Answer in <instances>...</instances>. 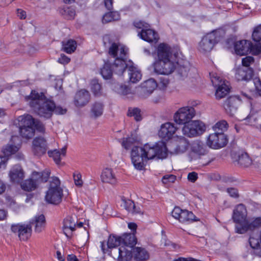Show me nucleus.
Wrapping results in <instances>:
<instances>
[{
	"mask_svg": "<svg viewBox=\"0 0 261 261\" xmlns=\"http://www.w3.org/2000/svg\"><path fill=\"white\" fill-rule=\"evenodd\" d=\"M167 148L165 144L159 142L155 145L151 146L146 144L143 147L134 146L130 153L132 163L137 170H143L146 162L157 156L158 159H164L167 156Z\"/></svg>",
	"mask_w": 261,
	"mask_h": 261,
	"instance_id": "1",
	"label": "nucleus"
},
{
	"mask_svg": "<svg viewBox=\"0 0 261 261\" xmlns=\"http://www.w3.org/2000/svg\"><path fill=\"white\" fill-rule=\"evenodd\" d=\"M158 60L154 63L155 72L160 74H169L176 68L177 53L166 43L160 44L157 48Z\"/></svg>",
	"mask_w": 261,
	"mask_h": 261,
	"instance_id": "2",
	"label": "nucleus"
},
{
	"mask_svg": "<svg viewBox=\"0 0 261 261\" xmlns=\"http://www.w3.org/2000/svg\"><path fill=\"white\" fill-rule=\"evenodd\" d=\"M25 100L33 112L39 117L45 119L52 117L55 102L47 98L43 92L32 90L30 94L25 97Z\"/></svg>",
	"mask_w": 261,
	"mask_h": 261,
	"instance_id": "3",
	"label": "nucleus"
},
{
	"mask_svg": "<svg viewBox=\"0 0 261 261\" xmlns=\"http://www.w3.org/2000/svg\"><path fill=\"white\" fill-rule=\"evenodd\" d=\"M128 49L123 45L117 43H113L109 49V54L115 59L112 65L114 72L121 75L125 71L127 66V55Z\"/></svg>",
	"mask_w": 261,
	"mask_h": 261,
	"instance_id": "4",
	"label": "nucleus"
},
{
	"mask_svg": "<svg viewBox=\"0 0 261 261\" xmlns=\"http://www.w3.org/2000/svg\"><path fill=\"white\" fill-rule=\"evenodd\" d=\"M121 238V246L118 250V256L116 255L117 257V260L130 261L132 257L133 247L137 243V239L133 233L124 234Z\"/></svg>",
	"mask_w": 261,
	"mask_h": 261,
	"instance_id": "5",
	"label": "nucleus"
},
{
	"mask_svg": "<svg viewBox=\"0 0 261 261\" xmlns=\"http://www.w3.org/2000/svg\"><path fill=\"white\" fill-rule=\"evenodd\" d=\"M63 190L60 187V181L57 177H53L48 190L46 193L45 200L50 204H58L62 201Z\"/></svg>",
	"mask_w": 261,
	"mask_h": 261,
	"instance_id": "6",
	"label": "nucleus"
},
{
	"mask_svg": "<svg viewBox=\"0 0 261 261\" xmlns=\"http://www.w3.org/2000/svg\"><path fill=\"white\" fill-rule=\"evenodd\" d=\"M219 31H213L203 36L199 43V50L202 53L210 51L219 41Z\"/></svg>",
	"mask_w": 261,
	"mask_h": 261,
	"instance_id": "7",
	"label": "nucleus"
},
{
	"mask_svg": "<svg viewBox=\"0 0 261 261\" xmlns=\"http://www.w3.org/2000/svg\"><path fill=\"white\" fill-rule=\"evenodd\" d=\"M228 143L227 136L223 132H215L207 138L206 145L210 148L218 149L225 147Z\"/></svg>",
	"mask_w": 261,
	"mask_h": 261,
	"instance_id": "8",
	"label": "nucleus"
},
{
	"mask_svg": "<svg viewBox=\"0 0 261 261\" xmlns=\"http://www.w3.org/2000/svg\"><path fill=\"white\" fill-rule=\"evenodd\" d=\"M195 115V111L192 107H184L179 109L174 115V120L178 124L186 125L190 122Z\"/></svg>",
	"mask_w": 261,
	"mask_h": 261,
	"instance_id": "9",
	"label": "nucleus"
},
{
	"mask_svg": "<svg viewBox=\"0 0 261 261\" xmlns=\"http://www.w3.org/2000/svg\"><path fill=\"white\" fill-rule=\"evenodd\" d=\"M205 130L204 124L200 121H192L185 125L182 131L188 137H194L202 134Z\"/></svg>",
	"mask_w": 261,
	"mask_h": 261,
	"instance_id": "10",
	"label": "nucleus"
},
{
	"mask_svg": "<svg viewBox=\"0 0 261 261\" xmlns=\"http://www.w3.org/2000/svg\"><path fill=\"white\" fill-rule=\"evenodd\" d=\"M234 50L237 55L243 56L249 52L255 51L258 54L261 52V45H254L248 40H243L237 41L234 44Z\"/></svg>",
	"mask_w": 261,
	"mask_h": 261,
	"instance_id": "11",
	"label": "nucleus"
},
{
	"mask_svg": "<svg viewBox=\"0 0 261 261\" xmlns=\"http://www.w3.org/2000/svg\"><path fill=\"white\" fill-rule=\"evenodd\" d=\"M172 216L182 223H190L198 221V219H196V217L192 212L182 210L177 206L175 207L173 210Z\"/></svg>",
	"mask_w": 261,
	"mask_h": 261,
	"instance_id": "12",
	"label": "nucleus"
},
{
	"mask_svg": "<svg viewBox=\"0 0 261 261\" xmlns=\"http://www.w3.org/2000/svg\"><path fill=\"white\" fill-rule=\"evenodd\" d=\"M247 211L245 205L243 204H238L233 210L232 219L236 223V232L237 233V227L243 226L247 220L246 219Z\"/></svg>",
	"mask_w": 261,
	"mask_h": 261,
	"instance_id": "13",
	"label": "nucleus"
},
{
	"mask_svg": "<svg viewBox=\"0 0 261 261\" xmlns=\"http://www.w3.org/2000/svg\"><path fill=\"white\" fill-rule=\"evenodd\" d=\"M11 230L14 233H17L20 240L27 241L31 236L32 226L31 224H13L11 226Z\"/></svg>",
	"mask_w": 261,
	"mask_h": 261,
	"instance_id": "14",
	"label": "nucleus"
},
{
	"mask_svg": "<svg viewBox=\"0 0 261 261\" xmlns=\"http://www.w3.org/2000/svg\"><path fill=\"white\" fill-rule=\"evenodd\" d=\"M241 100L239 95L231 96L228 98L223 105L226 113L230 116H234Z\"/></svg>",
	"mask_w": 261,
	"mask_h": 261,
	"instance_id": "15",
	"label": "nucleus"
},
{
	"mask_svg": "<svg viewBox=\"0 0 261 261\" xmlns=\"http://www.w3.org/2000/svg\"><path fill=\"white\" fill-rule=\"evenodd\" d=\"M177 128L173 123L166 122L161 126L158 135L160 138L168 141L172 138Z\"/></svg>",
	"mask_w": 261,
	"mask_h": 261,
	"instance_id": "16",
	"label": "nucleus"
},
{
	"mask_svg": "<svg viewBox=\"0 0 261 261\" xmlns=\"http://www.w3.org/2000/svg\"><path fill=\"white\" fill-rule=\"evenodd\" d=\"M261 227V217L247 220L243 226L237 227V233L243 234L248 230H253Z\"/></svg>",
	"mask_w": 261,
	"mask_h": 261,
	"instance_id": "17",
	"label": "nucleus"
},
{
	"mask_svg": "<svg viewBox=\"0 0 261 261\" xmlns=\"http://www.w3.org/2000/svg\"><path fill=\"white\" fill-rule=\"evenodd\" d=\"M47 149L46 141L42 137H36L33 141L32 150L34 154L40 156L45 154Z\"/></svg>",
	"mask_w": 261,
	"mask_h": 261,
	"instance_id": "18",
	"label": "nucleus"
},
{
	"mask_svg": "<svg viewBox=\"0 0 261 261\" xmlns=\"http://www.w3.org/2000/svg\"><path fill=\"white\" fill-rule=\"evenodd\" d=\"M9 177L11 182L19 183L24 177V172L20 165H14L9 172Z\"/></svg>",
	"mask_w": 261,
	"mask_h": 261,
	"instance_id": "19",
	"label": "nucleus"
},
{
	"mask_svg": "<svg viewBox=\"0 0 261 261\" xmlns=\"http://www.w3.org/2000/svg\"><path fill=\"white\" fill-rule=\"evenodd\" d=\"M253 71L251 68L239 67L236 70L235 78L238 81H249L253 76Z\"/></svg>",
	"mask_w": 261,
	"mask_h": 261,
	"instance_id": "20",
	"label": "nucleus"
},
{
	"mask_svg": "<svg viewBox=\"0 0 261 261\" xmlns=\"http://www.w3.org/2000/svg\"><path fill=\"white\" fill-rule=\"evenodd\" d=\"M90 95L89 92L83 89L78 91L74 97V102L77 107H83L86 105L90 100Z\"/></svg>",
	"mask_w": 261,
	"mask_h": 261,
	"instance_id": "21",
	"label": "nucleus"
},
{
	"mask_svg": "<svg viewBox=\"0 0 261 261\" xmlns=\"http://www.w3.org/2000/svg\"><path fill=\"white\" fill-rule=\"evenodd\" d=\"M189 143L184 137H180L179 140L174 143L170 148L171 153L179 154L185 152L188 148Z\"/></svg>",
	"mask_w": 261,
	"mask_h": 261,
	"instance_id": "22",
	"label": "nucleus"
},
{
	"mask_svg": "<svg viewBox=\"0 0 261 261\" xmlns=\"http://www.w3.org/2000/svg\"><path fill=\"white\" fill-rule=\"evenodd\" d=\"M76 223L77 218L75 215L67 216L64 220L63 231L67 237H69V234L75 230Z\"/></svg>",
	"mask_w": 261,
	"mask_h": 261,
	"instance_id": "23",
	"label": "nucleus"
},
{
	"mask_svg": "<svg viewBox=\"0 0 261 261\" xmlns=\"http://www.w3.org/2000/svg\"><path fill=\"white\" fill-rule=\"evenodd\" d=\"M236 161L242 168H248L252 165L253 161L248 153L240 151L237 154Z\"/></svg>",
	"mask_w": 261,
	"mask_h": 261,
	"instance_id": "24",
	"label": "nucleus"
},
{
	"mask_svg": "<svg viewBox=\"0 0 261 261\" xmlns=\"http://www.w3.org/2000/svg\"><path fill=\"white\" fill-rule=\"evenodd\" d=\"M139 35L142 39L149 42H156L159 39L158 35L155 31L147 28L142 29Z\"/></svg>",
	"mask_w": 261,
	"mask_h": 261,
	"instance_id": "25",
	"label": "nucleus"
},
{
	"mask_svg": "<svg viewBox=\"0 0 261 261\" xmlns=\"http://www.w3.org/2000/svg\"><path fill=\"white\" fill-rule=\"evenodd\" d=\"M102 182L114 185L116 183L117 179L113 170L111 168L104 169L101 174Z\"/></svg>",
	"mask_w": 261,
	"mask_h": 261,
	"instance_id": "26",
	"label": "nucleus"
},
{
	"mask_svg": "<svg viewBox=\"0 0 261 261\" xmlns=\"http://www.w3.org/2000/svg\"><path fill=\"white\" fill-rule=\"evenodd\" d=\"M133 63L129 60L128 61V66L126 68L128 69V74L129 76L130 82L133 83H136L139 82L142 77L141 72L132 65Z\"/></svg>",
	"mask_w": 261,
	"mask_h": 261,
	"instance_id": "27",
	"label": "nucleus"
},
{
	"mask_svg": "<svg viewBox=\"0 0 261 261\" xmlns=\"http://www.w3.org/2000/svg\"><path fill=\"white\" fill-rule=\"evenodd\" d=\"M29 224L35 225V231L37 233L41 232L45 228V219L43 215L36 216L32 219Z\"/></svg>",
	"mask_w": 261,
	"mask_h": 261,
	"instance_id": "28",
	"label": "nucleus"
},
{
	"mask_svg": "<svg viewBox=\"0 0 261 261\" xmlns=\"http://www.w3.org/2000/svg\"><path fill=\"white\" fill-rule=\"evenodd\" d=\"M192 152L199 155H204L207 152V150L204 144L201 141H194L191 146Z\"/></svg>",
	"mask_w": 261,
	"mask_h": 261,
	"instance_id": "29",
	"label": "nucleus"
},
{
	"mask_svg": "<svg viewBox=\"0 0 261 261\" xmlns=\"http://www.w3.org/2000/svg\"><path fill=\"white\" fill-rule=\"evenodd\" d=\"M35 119L30 114H24L18 117V125L19 127H33Z\"/></svg>",
	"mask_w": 261,
	"mask_h": 261,
	"instance_id": "30",
	"label": "nucleus"
},
{
	"mask_svg": "<svg viewBox=\"0 0 261 261\" xmlns=\"http://www.w3.org/2000/svg\"><path fill=\"white\" fill-rule=\"evenodd\" d=\"M133 252L134 253L135 257L138 260H145L149 258V254L144 248L141 247H135L133 248Z\"/></svg>",
	"mask_w": 261,
	"mask_h": 261,
	"instance_id": "31",
	"label": "nucleus"
},
{
	"mask_svg": "<svg viewBox=\"0 0 261 261\" xmlns=\"http://www.w3.org/2000/svg\"><path fill=\"white\" fill-rule=\"evenodd\" d=\"M66 151V147L62 148L61 151L55 149L53 151H48V154L50 157L53 158L57 164H59L61 162V156H65Z\"/></svg>",
	"mask_w": 261,
	"mask_h": 261,
	"instance_id": "32",
	"label": "nucleus"
},
{
	"mask_svg": "<svg viewBox=\"0 0 261 261\" xmlns=\"http://www.w3.org/2000/svg\"><path fill=\"white\" fill-rule=\"evenodd\" d=\"M62 49L67 54L74 51L76 48V42L72 39L62 41Z\"/></svg>",
	"mask_w": 261,
	"mask_h": 261,
	"instance_id": "33",
	"label": "nucleus"
},
{
	"mask_svg": "<svg viewBox=\"0 0 261 261\" xmlns=\"http://www.w3.org/2000/svg\"><path fill=\"white\" fill-rule=\"evenodd\" d=\"M50 172L49 170H45L42 172L34 171L32 173L33 178H36L38 182H46L50 176Z\"/></svg>",
	"mask_w": 261,
	"mask_h": 261,
	"instance_id": "34",
	"label": "nucleus"
},
{
	"mask_svg": "<svg viewBox=\"0 0 261 261\" xmlns=\"http://www.w3.org/2000/svg\"><path fill=\"white\" fill-rule=\"evenodd\" d=\"M37 183L38 182L36 180V178H30L24 180L21 184V187L23 190L30 192L36 189Z\"/></svg>",
	"mask_w": 261,
	"mask_h": 261,
	"instance_id": "35",
	"label": "nucleus"
},
{
	"mask_svg": "<svg viewBox=\"0 0 261 261\" xmlns=\"http://www.w3.org/2000/svg\"><path fill=\"white\" fill-rule=\"evenodd\" d=\"M229 88L226 83L219 85L216 90L215 96L217 99L224 97L229 92Z\"/></svg>",
	"mask_w": 261,
	"mask_h": 261,
	"instance_id": "36",
	"label": "nucleus"
},
{
	"mask_svg": "<svg viewBox=\"0 0 261 261\" xmlns=\"http://www.w3.org/2000/svg\"><path fill=\"white\" fill-rule=\"evenodd\" d=\"M104 105L101 102H95L91 106V112L95 118L100 116L103 111Z\"/></svg>",
	"mask_w": 261,
	"mask_h": 261,
	"instance_id": "37",
	"label": "nucleus"
},
{
	"mask_svg": "<svg viewBox=\"0 0 261 261\" xmlns=\"http://www.w3.org/2000/svg\"><path fill=\"white\" fill-rule=\"evenodd\" d=\"M18 150V148L13 145L7 144L2 149L3 156L9 159V157L15 154Z\"/></svg>",
	"mask_w": 261,
	"mask_h": 261,
	"instance_id": "38",
	"label": "nucleus"
},
{
	"mask_svg": "<svg viewBox=\"0 0 261 261\" xmlns=\"http://www.w3.org/2000/svg\"><path fill=\"white\" fill-rule=\"evenodd\" d=\"M113 71L111 65L109 62H105L102 68L100 70V74L103 79L106 80L110 79L113 75Z\"/></svg>",
	"mask_w": 261,
	"mask_h": 261,
	"instance_id": "39",
	"label": "nucleus"
},
{
	"mask_svg": "<svg viewBox=\"0 0 261 261\" xmlns=\"http://www.w3.org/2000/svg\"><path fill=\"white\" fill-rule=\"evenodd\" d=\"M107 245L109 248H114L119 246H121V237L117 236L114 234H111L108 239Z\"/></svg>",
	"mask_w": 261,
	"mask_h": 261,
	"instance_id": "40",
	"label": "nucleus"
},
{
	"mask_svg": "<svg viewBox=\"0 0 261 261\" xmlns=\"http://www.w3.org/2000/svg\"><path fill=\"white\" fill-rule=\"evenodd\" d=\"M120 15L118 12L113 11L106 13L102 18V23H106L112 21L118 20L120 19Z\"/></svg>",
	"mask_w": 261,
	"mask_h": 261,
	"instance_id": "41",
	"label": "nucleus"
},
{
	"mask_svg": "<svg viewBox=\"0 0 261 261\" xmlns=\"http://www.w3.org/2000/svg\"><path fill=\"white\" fill-rule=\"evenodd\" d=\"M19 133L22 137L30 139L34 136L35 129L33 127H19Z\"/></svg>",
	"mask_w": 261,
	"mask_h": 261,
	"instance_id": "42",
	"label": "nucleus"
},
{
	"mask_svg": "<svg viewBox=\"0 0 261 261\" xmlns=\"http://www.w3.org/2000/svg\"><path fill=\"white\" fill-rule=\"evenodd\" d=\"M176 68L177 69L178 74L181 77H185L188 75V73L189 71V67L188 62H186V64L181 65L179 60L177 59L176 63Z\"/></svg>",
	"mask_w": 261,
	"mask_h": 261,
	"instance_id": "43",
	"label": "nucleus"
},
{
	"mask_svg": "<svg viewBox=\"0 0 261 261\" xmlns=\"http://www.w3.org/2000/svg\"><path fill=\"white\" fill-rule=\"evenodd\" d=\"M91 89L95 96H99L101 93V87L97 80L94 79L91 82Z\"/></svg>",
	"mask_w": 261,
	"mask_h": 261,
	"instance_id": "44",
	"label": "nucleus"
},
{
	"mask_svg": "<svg viewBox=\"0 0 261 261\" xmlns=\"http://www.w3.org/2000/svg\"><path fill=\"white\" fill-rule=\"evenodd\" d=\"M124 207L127 211L132 213L139 214L140 211L136 210V205L134 202L129 199L123 200Z\"/></svg>",
	"mask_w": 261,
	"mask_h": 261,
	"instance_id": "45",
	"label": "nucleus"
},
{
	"mask_svg": "<svg viewBox=\"0 0 261 261\" xmlns=\"http://www.w3.org/2000/svg\"><path fill=\"white\" fill-rule=\"evenodd\" d=\"M141 86L150 91L151 92H153V91L157 87V84L156 82L152 79H150L144 82H143Z\"/></svg>",
	"mask_w": 261,
	"mask_h": 261,
	"instance_id": "46",
	"label": "nucleus"
},
{
	"mask_svg": "<svg viewBox=\"0 0 261 261\" xmlns=\"http://www.w3.org/2000/svg\"><path fill=\"white\" fill-rule=\"evenodd\" d=\"M228 124L225 120H221L213 126V129L215 132H219L224 133L227 129Z\"/></svg>",
	"mask_w": 261,
	"mask_h": 261,
	"instance_id": "47",
	"label": "nucleus"
},
{
	"mask_svg": "<svg viewBox=\"0 0 261 261\" xmlns=\"http://www.w3.org/2000/svg\"><path fill=\"white\" fill-rule=\"evenodd\" d=\"M141 111L138 108H130L128 109L127 115L129 117H133L137 121H139L142 119Z\"/></svg>",
	"mask_w": 261,
	"mask_h": 261,
	"instance_id": "48",
	"label": "nucleus"
},
{
	"mask_svg": "<svg viewBox=\"0 0 261 261\" xmlns=\"http://www.w3.org/2000/svg\"><path fill=\"white\" fill-rule=\"evenodd\" d=\"M249 242L251 248L253 249H256V251H258V249L260 246L258 240L253 237H250ZM255 253L261 256V250H259L258 252H255Z\"/></svg>",
	"mask_w": 261,
	"mask_h": 261,
	"instance_id": "49",
	"label": "nucleus"
},
{
	"mask_svg": "<svg viewBox=\"0 0 261 261\" xmlns=\"http://www.w3.org/2000/svg\"><path fill=\"white\" fill-rule=\"evenodd\" d=\"M137 141V139L134 137L124 138L122 142V146L126 149H129Z\"/></svg>",
	"mask_w": 261,
	"mask_h": 261,
	"instance_id": "50",
	"label": "nucleus"
},
{
	"mask_svg": "<svg viewBox=\"0 0 261 261\" xmlns=\"http://www.w3.org/2000/svg\"><path fill=\"white\" fill-rule=\"evenodd\" d=\"M211 82L213 86L215 87H218L223 83H225V81H223L222 78L218 76L216 73H210Z\"/></svg>",
	"mask_w": 261,
	"mask_h": 261,
	"instance_id": "51",
	"label": "nucleus"
},
{
	"mask_svg": "<svg viewBox=\"0 0 261 261\" xmlns=\"http://www.w3.org/2000/svg\"><path fill=\"white\" fill-rule=\"evenodd\" d=\"M64 17L67 19H72L75 15V10L71 8H65L64 10Z\"/></svg>",
	"mask_w": 261,
	"mask_h": 261,
	"instance_id": "52",
	"label": "nucleus"
},
{
	"mask_svg": "<svg viewBox=\"0 0 261 261\" xmlns=\"http://www.w3.org/2000/svg\"><path fill=\"white\" fill-rule=\"evenodd\" d=\"M138 95L141 98L145 99L149 96L152 93L149 91L148 90L144 88L143 87L141 86L138 91Z\"/></svg>",
	"mask_w": 261,
	"mask_h": 261,
	"instance_id": "53",
	"label": "nucleus"
},
{
	"mask_svg": "<svg viewBox=\"0 0 261 261\" xmlns=\"http://www.w3.org/2000/svg\"><path fill=\"white\" fill-rule=\"evenodd\" d=\"M252 37L255 42H259L261 40V26H258L254 29Z\"/></svg>",
	"mask_w": 261,
	"mask_h": 261,
	"instance_id": "54",
	"label": "nucleus"
},
{
	"mask_svg": "<svg viewBox=\"0 0 261 261\" xmlns=\"http://www.w3.org/2000/svg\"><path fill=\"white\" fill-rule=\"evenodd\" d=\"M33 124L34 129H36L37 131L40 133H44L45 130L44 125L39 120L35 119Z\"/></svg>",
	"mask_w": 261,
	"mask_h": 261,
	"instance_id": "55",
	"label": "nucleus"
},
{
	"mask_svg": "<svg viewBox=\"0 0 261 261\" xmlns=\"http://www.w3.org/2000/svg\"><path fill=\"white\" fill-rule=\"evenodd\" d=\"M227 193L233 198H238L240 197L239 191L237 188L230 187L226 189Z\"/></svg>",
	"mask_w": 261,
	"mask_h": 261,
	"instance_id": "56",
	"label": "nucleus"
},
{
	"mask_svg": "<svg viewBox=\"0 0 261 261\" xmlns=\"http://www.w3.org/2000/svg\"><path fill=\"white\" fill-rule=\"evenodd\" d=\"M73 179L76 186L82 187L83 184L82 179V175L80 173L76 172L73 173Z\"/></svg>",
	"mask_w": 261,
	"mask_h": 261,
	"instance_id": "57",
	"label": "nucleus"
},
{
	"mask_svg": "<svg viewBox=\"0 0 261 261\" xmlns=\"http://www.w3.org/2000/svg\"><path fill=\"white\" fill-rule=\"evenodd\" d=\"M67 112V109L60 106H56L55 103V108L53 110V114L54 113L57 115H64Z\"/></svg>",
	"mask_w": 261,
	"mask_h": 261,
	"instance_id": "58",
	"label": "nucleus"
},
{
	"mask_svg": "<svg viewBox=\"0 0 261 261\" xmlns=\"http://www.w3.org/2000/svg\"><path fill=\"white\" fill-rule=\"evenodd\" d=\"M254 58L251 56H247L243 58L242 60V63L243 66V67L249 68V66L250 65L254 63Z\"/></svg>",
	"mask_w": 261,
	"mask_h": 261,
	"instance_id": "59",
	"label": "nucleus"
},
{
	"mask_svg": "<svg viewBox=\"0 0 261 261\" xmlns=\"http://www.w3.org/2000/svg\"><path fill=\"white\" fill-rule=\"evenodd\" d=\"M176 179V177L174 175H166L163 176L162 178V181L164 184H167V182H173L175 181Z\"/></svg>",
	"mask_w": 261,
	"mask_h": 261,
	"instance_id": "60",
	"label": "nucleus"
},
{
	"mask_svg": "<svg viewBox=\"0 0 261 261\" xmlns=\"http://www.w3.org/2000/svg\"><path fill=\"white\" fill-rule=\"evenodd\" d=\"M134 26L139 29H144L147 28L149 27V24L143 21H136L134 22Z\"/></svg>",
	"mask_w": 261,
	"mask_h": 261,
	"instance_id": "61",
	"label": "nucleus"
},
{
	"mask_svg": "<svg viewBox=\"0 0 261 261\" xmlns=\"http://www.w3.org/2000/svg\"><path fill=\"white\" fill-rule=\"evenodd\" d=\"M129 88L125 85H120L119 88L117 89V92L123 95L127 94L129 92Z\"/></svg>",
	"mask_w": 261,
	"mask_h": 261,
	"instance_id": "62",
	"label": "nucleus"
},
{
	"mask_svg": "<svg viewBox=\"0 0 261 261\" xmlns=\"http://www.w3.org/2000/svg\"><path fill=\"white\" fill-rule=\"evenodd\" d=\"M253 83L256 90L258 92L259 94L261 95V81L260 79L255 78L253 79Z\"/></svg>",
	"mask_w": 261,
	"mask_h": 261,
	"instance_id": "63",
	"label": "nucleus"
},
{
	"mask_svg": "<svg viewBox=\"0 0 261 261\" xmlns=\"http://www.w3.org/2000/svg\"><path fill=\"white\" fill-rule=\"evenodd\" d=\"M70 61V59L64 54H61L60 57L58 60V62L62 64H67Z\"/></svg>",
	"mask_w": 261,
	"mask_h": 261,
	"instance_id": "64",
	"label": "nucleus"
}]
</instances>
